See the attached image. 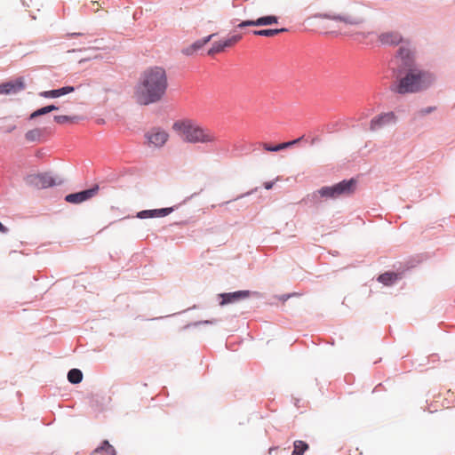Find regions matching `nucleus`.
Wrapping results in <instances>:
<instances>
[{"label": "nucleus", "instance_id": "1", "mask_svg": "<svg viewBox=\"0 0 455 455\" xmlns=\"http://www.w3.org/2000/svg\"><path fill=\"white\" fill-rule=\"evenodd\" d=\"M168 87L166 71L162 67H150L141 72L134 87V98L140 105H149L163 99Z\"/></svg>", "mask_w": 455, "mask_h": 455}, {"label": "nucleus", "instance_id": "2", "mask_svg": "<svg viewBox=\"0 0 455 455\" xmlns=\"http://www.w3.org/2000/svg\"><path fill=\"white\" fill-rule=\"evenodd\" d=\"M172 130L181 139L188 143H202L213 145L218 141V136L210 129L204 128L191 119L176 121Z\"/></svg>", "mask_w": 455, "mask_h": 455}, {"label": "nucleus", "instance_id": "3", "mask_svg": "<svg viewBox=\"0 0 455 455\" xmlns=\"http://www.w3.org/2000/svg\"><path fill=\"white\" fill-rule=\"evenodd\" d=\"M433 80L431 74L414 69L402 78L393 90L400 94L417 92L427 88Z\"/></svg>", "mask_w": 455, "mask_h": 455}, {"label": "nucleus", "instance_id": "4", "mask_svg": "<svg viewBox=\"0 0 455 455\" xmlns=\"http://www.w3.org/2000/svg\"><path fill=\"white\" fill-rule=\"evenodd\" d=\"M355 181L352 179L350 180H343L331 187H323L317 193L322 197L338 198L341 196H348L355 191Z\"/></svg>", "mask_w": 455, "mask_h": 455}, {"label": "nucleus", "instance_id": "5", "mask_svg": "<svg viewBox=\"0 0 455 455\" xmlns=\"http://www.w3.org/2000/svg\"><path fill=\"white\" fill-rule=\"evenodd\" d=\"M26 182L37 189L48 188L61 184V180L57 181L49 172L28 175L26 178Z\"/></svg>", "mask_w": 455, "mask_h": 455}, {"label": "nucleus", "instance_id": "6", "mask_svg": "<svg viewBox=\"0 0 455 455\" xmlns=\"http://www.w3.org/2000/svg\"><path fill=\"white\" fill-rule=\"evenodd\" d=\"M145 138L148 146L154 148H162L169 140V134L160 128H152L146 134Z\"/></svg>", "mask_w": 455, "mask_h": 455}, {"label": "nucleus", "instance_id": "7", "mask_svg": "<svg viewBox=\"0 0 455 455\" xmlns=\"http://www.w3.org/2000/svg\"><path fill=\"white\" fill-rule=\"evenodd\" d=\"M100 187L99 185H94L92 188L86 189L84 191H80L74 194H69L66 196L65 200L69 204H81L85 202L93 196H95L99 192Z\"/></svg>", "mask_w": 455, "mask_h": 455}, {"label": "nucleus", "instance_id": "8", "mask_svg": "<svg viewBox=\"0 0 455 455\" xmlns=\"http://www.w3.org/2000/svg\"><path fill=\"white\" fill-rule=\"evenodd\" d=\"M395 120L396 116L393 112L383 113L371 121L370 128L371 131H376L387 124L395 123Z\"/></svg>", "mask_w": 455, "mask_h": 455}, {"label": "nucleus", "instance_id": "9", "mask_svg": "<svg viewBox=\"0 0 455 455\" xmlns=\"http://www.w3.org/2000/svg\"><path fill=\"white\" fill-rule=\"evenodd\" d=\"M250 294L251 292L249 291H238L235 292L222 293L220 295L221 299L220 305L225 306L227 304L237 302L239 300L247 299Z\"/></svg>", "mask_w": 455, "mask_h": 455}, {"label": "nucleus", "instance_id": "10", "mask_svg": "<svg viewBox=\"0 0 455 455\" xmlns=\"http://www.w3.org/2000/svg\"><path fill=\"white\" fill-rule=\"evenodd\" d=\"M405 68H411L414 62V54L409 45H403L399 48L396 56Z\"/></svg>", "mask_w": 455, "mask_h": 455}, {"label": "nucleus", "instance_id": "11", "mask_svg": "<svg viewBox=\"0 0 455 455\" xmlns=\"http://www.w3.org/2000/svg\"><path fill=\"white\" fill-rule=\"evenodd\" d=\"M278 22V18L274 15L260 17L256 20H244L238 24V28H244L248 26H268L272 24H276Z\"/></svg>", "mask_w": 455, "mask_h": 455}, {"label": "nucleus", "instance_id": "12", "mask_svg": "<svg viewBox=\"0 0 455 455\" xmlns=\"http://www.w3.org/2000/svg\"><path fill=\"white\" fill-rule=\"evenodd\" d=\"M25 88V84L22 78H19L13 82H9L0 85V93L11 94L16 93Z\"/></svg>", "mask_w": 455, "mask_h": 455}, {"label": "nucleus", "instance_id": "13", "mask_svg": "<svg viewBox=\"0 0 455 455\" xmlns=\"http://www.w3.org/2000/svg\"><path fill=\"white\" fill-rule=\"evenodd\" d=\"M173 211L172 208H162L156 210H145L138 212L137 217L140 219L160 218L170 214Z\"/></svg>", "mask_w": 455, "mask_h": 455}, {"label": "nucleus", "instance_id": "14", "mask_svg": "<svg viewBox=\"0 0 455 455\" xmlns=\"http://www.w3.org/2000/svg\"><path fill=\"white\" fill-rule=\"evenodd\" d=\"M379 40L383 44L396 45L403 41V37L400 33L396 31H388L381 33L379 36Z\"/></svg>", "mask_w": 455, "mask_h": 455}, {"label": "nucleus", "instance_id": "15", "mask_svg": "<svg viewBox=\"0 0 455 455\" xmlns=\"http://www.w3.org/2000/svg\"><path fill=\"white\" fill-rule=\"evenodd\" d=\"M321 17L324 18V19H331V20H339V21H341V22H343L345 24H350V25H357V24H360L362 22L361 19L355 18V17H351V16H348V15L322 14Z\"/></svg>", "mask_w": 455, "mask_h": 455}, {"label": "nucleus", "instance_id": "16", "mask_svg": "<svg viewBox=\"0 0 455 455\" xmlns=\"http://www.w3.org/2000/svg\"><path fill=\"white\" fill-rule=\"evenodd\" d=\"M302 139H303V137H300V138L293 140L291 141L280 143V144H278L276 146H270L267 143H262V147L267 151L277 152V151L288 148H290V147H291L293 145L298 144Z\"/></svg>", "mask_w": 455, "mask_h": 455}, {"label": "nucleus", "instance_id": "17", "mask_svg": "<svg viewBox=\"0 0 455 455\" xmlns=\"http://www.w3.org/2000/svg\"><path fill=\"white\" fill-rule=\"evenodd\" d=\"M400 278L399 274L395 272H386L378 277V281L385 285H390Z\"/></svg>", "mask_w": 455, "mask_h": 455}, {"label": "nucleus", "instance_id": "18", "mask_svg": "<svg viewBox=\"0 0 455 455\" xmlns=\"http://www.w3.org/2000/svg\"><path fill=\"white\" fill-rule=\"evenodd\" d=\"M214 36V34L210 35L202 40H198L195 42L192 45H190L188 48H187L184 52L186 54H192L194 52L197 51L198 49L202 48L204 44H206L212 37Z\"/></svg>", "mask_w": 455, "mask_h": 455}, {"label": "nucleus", "instance_id": "19", "mask_svg": "<svg viewBox=\"0 0 455 455\" xmlns=\"http://www.w3.org/2000/svg\"><path fill=\"white\" fill-rule=\"evenodd\" d=\"M95 453H100L101 455H116V449L108 443V441H103L101 445L95 449Z\"/></svg>", "mask_w": 455, "mask_h": 455}, {"label": "nucleus", "instance_id": "20", "mask_svg": "<svg viewBox=\"0 0 455 455\" xmlns=\"http://www.w3.org/2000/svg\"><path fill=\"white\" fill-rule=\"evenodd\" d=\"M287 31L286 28H279V29H260V30H254L252 31L253 35L255 36H268L272 37L275 36L282 32Z\"/></svg>", "mask_w": 455, "mask_h": 455}, {"label": "nucleus", "instance_id": "21", "mask_svg": "<svg viewBox=\"0 0 455 455\" xmlns=\"http://www.w3.org/2000/svg\"><path fill=\"white\" fill-rule=\"evenodd\" d=\"M308 444L301 440H297L293 443V451L291 455H303L308 450Z\"/></svg>", "mask_w": 455, "mask_h": 455}, {"label": "nucleus", "instance_id": "22", "mask_svg": "<svg viewBox=\"0 0 455 455\" xmlns=\"http://www.w3.org/2000/svg\"><path fill=\"white\" fill-rule=\"evenodd\" d=\"M68 379L73 384H78L83 379V373L78 369H72L68 373Z\"/></svg>", "mask_w": 455, "mask_h": 455}, {"label": "nucleus", "instance_id": "23", "mask_svg": "<svg viewBox=\"0 0 455 455\" xmlns=\"http://www.w3.org/2000/svg\"><path fill=\"white\" fill-rule=\"evenodd\" d=\"M242 38L241 35H234L225 40H222L223 46L226 48L234 46L236 43H238Z\"/></svg>", "mask_w": 455, "mask_h": 455}, {"label": "nucleus", "instance_id": "24", "mask_svg": "<svg viewBox=\"0 0 455 455\" xmlns=\"http://www.w3.org/2000/svg\"><path fill=\"white\" fill-rule=\"evenodd\" d=\"M225 50V47L223 46V42L219 41L212 44V48L208 51L209 55H214L216 53L221 52Z\"/></svg>", "mask_w": 455, "mask_h": 455}, {"label": "nucleus", "instance_id": "25", "mask_svg": "<svg viewBox=\"0 0 455 455\" xmlns=\"http://www.w3.org/2000/svg\"><path fill=\"white\" fill-rule=\"evenodd\" d=\"M75 91V88L73 86H65L60 89H56L57 97L63 96L65 94L73 92Z\"/></svg>", "mask_w": 455, "mask_h": 455}, {"label": "nucleus", "instance_id": "26", "mask_svg": "<svg viewBox=\"0 0 455 455\" xmlns=\"http://www.w3.org/2000/svg\"><path fill=\"white\" fill-rule=\"evenodd\" d=\"M40 135V132L38 130H31V131H28L25 137L29 141H33V140H36Z\"/></svg>", "mask_w": 455, "mask_h": 455}, {"label": "nucleus", "instance_id": "27", "mask_svg": "<svg viewBox=\"0 0 455 455\" xmlns=\"http://www.w3.org/2000/svg\"><path fill=\"white\" fill-rule=\"evenodd\" d=\"M76 117H70L68 116H54V120L58 123V124H65L68 121H71L73 119H75Z\"/></svg>", "mask_w": 455, "mask_h": 455}, {"label": "nucleus", "instance_id": "28", "mask_svg": "<svg viewBox=\"0 0 455 455\" xmlns=\"http://www.w3.org/2000/svg\"><path fill=\"white\" fill-rule=\"evenodd\" d=\"M47 113H49L47 107H44V108H39V109L36 110L35 112H33L30 116V118L33 119L39 116L45 115Z\"/></svg>", "mask_w": 455, "mask_h": 455}, {"label": "nucleus", "instance_id": "29", "mask_svg": "<svg viewBox=\"0 0 455 455\" xmlns=\"http://www.w3.org/2000/svg\"><path fill=\"white\" fill-rule=\"evenodd\" d=\"M57 94L58 93H56V90H51V91H46V92H42L41 96H43L44 98H58Z\"/></svg>", "mask_w": 455, "mask_h": 455}, {"label": "nucleus", "instance_id": "30", "mask_svg": "<svg viewBox=\"0 0 455 455\" xmlns=\"http://www.w3.org/2000/svg\"><path fill=\"white\" fill-rule=\"evenodd\" d=\"M277 452H278V448L275 447V448H270L269 449V455H277Z\"/></svg>", "mask_w": 455, "mask_h": 455}, {"label": "nucleus", "instance_id": "31", "mask_svg": "<svg viewBox=\"0 0 455 455\" xmlns=\"http://www.w3.org/2000/svg\"><path fill=\"white\" fill-rule=\"evenodd\" d=\"M46 107H47V108H48L49 113H50L51 111H53V110H57V109H58V108H57L56 106H54V105H49V106H46Z\"/></svg>", "mask_w": 455, "mask_h": 455}, {"label": "nucleus", "instance_id": "32", "mask_svg": "<svg viewBox=\"0 0 455 455\" xmlns=\"http://www.w3.org/2000/svg\"><path fill=\"white\" fill-rule=\"evenodd\" d=\"M272 187H273V182H265V184H264V188L266 189H270V188H272Z\"/></svg>", "mask_w": 455, "mask_h": 455}, {"label": "nucleus", "instance_id": "33", "mask_svg": "<svg viewBox=\"0 0 455 455\" xmlns=\"http://www.w3.org/2000/svg\"><path fill=\"white\" fill-rule=\"evenodd\" d=\"M8 231L7 228L4 227L1 222H0V232L2 233H6Z\"/></svg>", "mask_w": 455, "mask_h": 455}, {"label": "nucleus", "instance_id": "34", "mask_svg": "<svg viewBox=\"0 0 455 455\" xmlns=\"http://www.w3.org/2000/svg\"><path fill=\"white\" fill-rule=\"evenodd\" d=\"M92 4H97V5H99L98 2H92Z\"/></svg>", "mask_w": 455, "mask_h": 455}]
</instances>
